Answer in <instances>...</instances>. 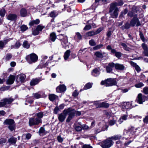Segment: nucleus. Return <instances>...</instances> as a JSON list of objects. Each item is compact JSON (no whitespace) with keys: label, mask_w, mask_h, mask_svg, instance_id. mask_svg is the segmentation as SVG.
<instances>
[{"label":"nucleus","mask_w":148,"mask_h":148,"mask_svg":"<svg viewBox=\"0 0 148 148\" xmlns=\"http://www.w3.org/2000/svg\"><path fill=\"white\" fill-rule=\"evenodd\" d=\"M119 10L114 3H111L109 8V13L111 17L116 18L117 17Z\"/></svg>","instance_id":"f257e3e1"},{"label":"nucleus","mask_w":148,"mask_h":148,"mask_svg":"<svg viewBox=\"0 0 148 148\" xmlns=\"http://www.w3.org/2000/svg\"><path fill=\"white\" fill-rule=\"evenodd\" d=\"M101 84L102 85L105 84L106 86H110L116 85L117 82L115 79L110 78L106 80L102 81Z\"/></svg>","instance_id":"f03ea898"},{"label":"nucleus","mask_w":148,"mask_h":148,"mask_svg":"<svg viewBox=\"0 0 148 148\" xmlns=\"http://www.w3.org/2000/svg\"><path fill=\"white\" fill-rule=\"evenodd\" d=\"M26 59L28 63L32 64L37 61L38 57L35 53H32L27 55L26 57Z\"/></svg>","instance_id":"7ed1b4c3"},{"label":"nucleus","mask_w":148,"mask_h":148,"mask_svg":"<svg viewBox=\"0 0 148 148\" xmlns=\"http://www.w3.org/2000/svg\"><path fill=\"white\" fill-rule=\"evenodd\" d=\"M133 18L130 21V26L134 27L136 24V26L138 27L141 25V24L137 17V14H135Z\"/></svg>","instance_id":"20e7f679"},{"label":"nucleus","mask_w":148,"mask_h":148,"mask_svg":"<svg viewBox=\"0 0 148 148\" xmlns=\"http://www.w3.org/2000/svg\"><path fill=\"white\" fill-rule=\"evenodd\" d=\"M42 120L41 119L36 117L31 118L29 119V123L30 126L32 125H38L40 123H41Z\"/></svg>","instance_id":"39448f33"},{"label":"nucleus","mask_w":148,"mask_h":148,"mask_svg":"<svg viewBox=\"0 0 148 148\" xmlns=\"http://www.w3.org/2000/svg\"><path fill=\"white\" fill-rule=\"evenodd\" d=\"M6 125H8V128L10 130L12 131L15 130V125L14 120L12 119H7L4 122Z\"/></svg>","instance_id":"423d86ee"},{"label":"nucleus","mask_w":148,"mask_h":148,"mask_svg":"<svg viewBox=\"0 0 148 148\" xmlns=\"http://www.w3.org/2000/svg\"><path fill=\"white\" fill-rule=\"evenodd\" d=\"M113 142L109 137L103 141L101 146L103 148H109L113 145Z\"/></svg>","instance_id":"0eeeda50"},{"label":"nucleus","mask_w":148,"mask_h":148,"mask_svg":"<svg viewBox=\"0 0 148 148\" xmlns=\"http://www.w3.org/2000/svg\"><path fill=\"white\" fill-rule=\"evenodd\" d=\"M58 38L61 41V44L63 47L65 48L68 43L67 37L62 34H60L58 36Z\"/></svg>","instance_id":"6e6552de"},{"label":"nucleus","mask_w":148,"mask_h":148,"mask_svg":"<svg viewBox=\"0 0 148 148\" xmlns=\"http://www.w3.org/2000/svg\"><path fill=\"white\" fill-rule=\"evenodd\" d=\"M67 111V115L69 114V116L68 117L66 120L67 122H69L72 119L74 116L75 114V111L72 109L69 108L67 109H66Z\"/></svg>","instance_id":"1a4fd4ad"},{"label":"nucleus","mask_w":148,"mask_h":148,"mask_svg":"<svg viewBox=\"0 0 148 148\" xmlns=\"http://www.w3.org/2000/svg\"><path fill=\"white\" fill-rule=\"evenodd\" d=\"M67 111L65 109L63 111V113L58 114V119L59 121L61 122H62L64 121L67 116Z\"/></svg>","instance_id":"9d476101"},{"label":"nucleus","mask_w":148,"mask_h":148,"mask_svg":"<svg viewBox=\"0 0 148 148\" xmlns=\"http://www.w3.org/2000/svg\"><path fill=\"white\" fill-rule=\"evenodd\" d=\"M14 100V99L11 97L9 98H5L1 100L2 107H4L6 104H10Z\"/></svg>","instance_id":"9b49d317"},{"label":"nucleus","mask_w":148,"mask_h":148,"mask_svg":"<svg viewBox=\"0 0 148 148\" xmlns=\"http://www.w3.org/2000/svg\"><path fill=\"white\" fill-rule=\"evenodd\" d=\"M26 77L25 75L21 74L17 75L16 81L18 82L20 81L21 82H23L25 81Z\"/></svg>","instance_id":"f8f14e48"},{"label":"nucleus","mask_w":148,"mask_h":148,"mask_svg":"<svg viewBox=\"0 0 148 148\" xmlns=\"http://www.w3.org/2000/svg\"><path fill=\"white\" fill-rule=\"evenodd\" d=\"M141 46L144 50L143 53L145 56L148 57V47L147 45L145 43H143L141 45Z\"/></svg>","instance_id":"ddd939ff"},{"label":"nucleus","mask_w":148,"mask_h":148,"mask_svg":"<svg viewBox=\"0 0 148 148\" xmlns=\"http://www.w3.org/2000/svg\"><path fill=\"white\" fill-rule=\"evenodd\" d=\"M15 77L14 76L10 75L9 76L8 79L6 81V83L8 84H12L14 82Z\"/></svg>","instance_id":"4468645a"},{"label":"nucleus","mask_w":148,"mask_h":148,"mask_svg":"<svg viewBox=\"0 0 148 148\" xmlns=\"http://www.w3.org/2000/svg\"><path fill=\"white\" fill-rule=\"evenodd\" d=\"M137 7L135 6H134L132 8L131 11H130V17H132L135 15V14H136L138 10Z\"/></svg>","instance_id":"2eb2a0df"},{"label":"nucleus","mask_w":148,"mask_h":148,"mask_svg":"<svg viewBox=\"0 0 148 148\" xmlns=\"http://www.w3.org/2000/svg\"><path fill=\"white\" fill-rule=\"evenodd\" d=\"M66 89V87L64 85H62L57 87L56 90L57 92H60L64 91Z\"/></svg>","instance_id":"dca6fc26"},{"label":"nucleus","mask_w":148,"mask_h":148,"mask_svg":"<svg viewBox=\"0 0 148 148\" xmlns=\"http://www.w3.org/2000/svg\"><path fill=\"white\" fill-rule=\"evenodd\" d=\"M17 15L14 14H10L7 17V18L11 21H15L17 18Z\"/></svg>","instance_id":"f3484780"},{"label":"nucleus","mask_w":148,"mask_h":148,"mask_svg":"<svg viewBox=\"0 0 148 148\" xmlns=\"http://www.w3.org/2000/svg\"><path fill=\"white\" fill-rule=\"evenodd\" d=\"M92 75L94 76H98L100 74L99 68H95L93 69L92 72Z\"/></svg>","instance_id":"a211bd4d"},{"label":"nucleus","mask_w":148,"mask_h":148,"mask_svg":"<svg viewBox=\"0 0 148 148\" xmlns=\"http://www.w3.org/2000/svg\"><path fill=\"white\" fill-rule=\"evenodd\" d=\"M42 79L40 78H35L32 79L30 82V85L31 86H34L38 83Z\"/></svg>","instance_id":"6ab92c4d"},{"label":"nucleus","mask_w":148,"mask_h":148,"mask_svg":"<svg viewBox=\"0 0 148 148\" xmlns=\"http://www.w3.org/2000/svg\"><path fill=\"white\" fill-rule=\"evenodd\" d=\"M129 102H124L122 106V110L124 111L125 110L129 109Z\"/></svg>","instance_id":"aec40b11"},{"label":"nucleus","mask_w":148,"mask_h":148,"mask_svg":"<svg viewBox=\"0 0 148 148\" xmlns=\"http://www.w3.org/2000/svg\"><path fill=\"white\" fill-rule=\"evenodd\" d=\"M137 97L138 98L137 102L138 103L140 104H142L143 102H144V101H143V97L142 94H139L138 95Z\"/></svg>","instance_id":"412c9836"},{"label":"nucleus","mask_w":148,"mask_h":148,"mask_svg":"<svg viewBox=\"0 0 148 148\" xmlns=\"http://www.w3.org/2000/svg\"><path fill=\"white\" fill-rule=\"evenodd\" d=\"M20 14L21 16L24 17L27 16V11L24 8H22L20 11Z\"/></svg>","instance_id":"4be33fe9"},{"label":"nucleus","mask_w":148,"mask_h":148,"mask_svg":"<svg viewBox=\"0 0 148 148\" xmlns=\"http://www.w3.org/2000/svg\"><path fill=\"white\" fill-rule=\"evenodd\" d=\"M95 35V34L94 31H91L86 33L84 36L85 38H87L89 37Z\"/></svg>","instance_id":"5701e85b"},{"label":"nucleus","mask_w":148,"mask_h":148,"mask_svg":"<svg viewBox=\"0 0 148 148\" xmlns=\"http://www.w3.org/2000/svg\"><path fill=\"white\" fill-rule=\"evenodd\" d=\"M40 21L38 19H36V20H33L31 21L29 23V25L30 26H32L34 25H37L39 23Z\"/></svg>","instance_id":"b1692460"},{"label":"nucleus","mask_w":148,"mask_h":148,"mask_svg":"<svg viewBox=\"0 0 148 148\" xmlns=\"http://www.w3.org/2000/svg\"><path fill=\"white\" fill-rule=\"evenodd\" d=\"M56 38V35L55 33L52 32L50 34L49 39L51 41H55Z\"/></svg>","instance_id":"393cba45"},{"label":"nucleus","mask_w":148,"mask_h":148,"mask_svg":"<svg viewBox=\"0 0 148 148\" xmlns=\"http://www.w3.org/2000/svg\"><path fill=\"white\" fill-rule=\"evenodd\" d=\"M121 137V136L120 135H115L109 138L112 140H117L120 139Z\"/></svg>","instance_id":"a878e982"},{"label":"nucleus","mask_w":148,"mask_h":148,"mask_svg":"<svg viewBox=\"0 0 148 148\" xmlns=\"http://www.w3.org/2000/svg\"><path fill=\"white\" fill-rule=\"evenodd\" d=\"M115 68L117 70H122L124 69V66L121 64H116L115 65Z\"/></svg>","instance_id":"bb28decb"},{"label":"nucleus","mask_w":148,"mask_h":148,"mask_svg":"<svg viewBox=\"0 0 148 148\" xmlns=\"http://www.w3.org/2000/svg\"><path fill=\"white\" fill-rule=\"evenodd\" d=\"M128 116L127 115L125 114L121 117L119 120V122L121 124L123 122V120H125L127 119Z\"/></svg>","instance_id":"cd10ccee"},{"label":"nucleus","mask_w":148,"mask_h":148,"mask_svg":"<svg viewBox=\"0 0 148 148\" xmlns=\"http://www.w3.org/2000/svg\"><path fill=\"white\" fill-rule=\"evenodd\" d=\"M58 97V96L53 94H51L49 96V99L50 101H53L56 99H57Z\"/></svg>","instance_id":"c85d7f7f"},{"label":"nucleus","mask_w":148,"mask_h":148,"mask_svg":"<svg viewBox=\"0 0 148 148\" xmlns=\"http://www.w3.org/2000/svg\"><path fill=\"white\" fill-rule=\"evenodd\" d=\"M58 14V12L56 11H51L49 14L50 16L52 18L56 17Z\"/></svg>","instance_id":"c756f323"},{"label":"nucleus","mask_w":148,"mask_h":148,"mask_svg":"<svg viewBox=\"0 0 148 148\" xmlns=\"http://www.w3.org/2000/svg\"><path fill=\"white\" fill-rule=\"evenodd\" d=\"M22 45L23 47L27 49L29 48L30 46V44L26 40H25L23 42Z\"/></svg>","instance_id":"7c9ffc66"},{"label":"nucleus","mask_w":148,"mask_h":148,"mask_svg":"<svg viewBox=\"0 0 148 148\" xmlns=\"http://www.w3.org/2000/svg\"><path fill=\"white\" fill-rule=\"evenodd\" d=\"M70 51L69 50H68L65 53L64 58L65 60H66L69 58L70 55Z\"/></svg>","instance_id":"2f4dec72"},{"label":"nucleus","mask_w":148,"mask_h":148,"mask_svg":"<svg viewBox=\"0 0 148 148\" xmlns=\"http://www.w3.org/2000/svg\"><path fill=\"white\" fill-rule=\"evenodd\" d=\"M16 140L17 138L13 137H12L8 140V142L11 144H15Z\"/></svg>","instance_id":"473e14b6"},{"label":"nucleus","mask_w":148,"mask_h":148,"mask_svg":"<svg viewBox=\"0 0 148 148\" xmlns=\"http://www.w3.org/2000/svg\"><path fill=\"white\" fill-rule=\"evenodd\" d=\"M82 36L79 32H76L75 36V38L77 40H80L82 39Z\"/></svg>","instance_id":"72a5a7b5"},{"label":"nucleus","mask_w":148,"mask_h":148,"mask_svg":"<svg viewBox=\"0 0 148 148\" xmlns=\"http://www.w3.org/2000/svg\"><path fill=\"white\" fill-rule=\"evenodd\" d=\"M12 55L10 53H8L6 55L5 59L6 61H8L10 60L12 57Z\"/></svg>","instance_id":"f704fd0d"},{"label":"nucleus","mask_w":148,"mask_h":148,"mask_svg":"<svg viewBox=\"0 0 148 148\" xmlns=\"http://www.w3.org/2000/svg\"><path fill=\"white\" fill-rule=\"evenodd\" d=\"M112 3H114L115 5L117 7V6H121L124 3L123 1L122 0L119 1L118 2H114Z\"/></svg>","instance_id":"c9c22d12"},{"label":"nucleus","mask_w":148,"mask_h":148,"mask_svg":"<svg viewBox=\"0 0 148 148\" xmlns=\"http://www.w3.org/2000/svg\"><path fill=\"white\" fill-rule=\"evenodd\" d=\"M95 55L97 57L99 58H101L103 57V54L99 51H97L95 52Z\"/></svg>","instance_id":"e433bc0d"},{"label":"nucleus","mask_w":148,"mask_h":148,"mask_svg":"<svg viewBox=\"0 0 148 148\" xmlns=\"http://www.w3.org/2000/svg\"><path fill=\"white\" fill-rule=\"evenodd\" d=\"M6 11L4 9L2 8L0 10V16L2 17L4 16Z\"/></svg>","instance_id":"4c0bfd02"},{"label":"nucleus","mask_w":148,"mask_h":148,"mask_svg":"<svg viewBox=\"0 0 148 148\" xmlns=\"http://www.w3.org/2000/svg\"><path fill=\"white\" fill-rule=\"evenodd\" d=\"M109 106V103L103 102H102V105L101 107V108H108Z\"/></svg>","instance_id":"58836bf2"},{"label":"nucleus","mask_w":148,"mask_h":148,"mask_svg":"<svg viewBox=\"0 0 148 148\" xmlns=\"http://www.w3.org/2000/svg\"><path fill=\"white\" fill-rule=\"evenodd\" d=\"M92 84L90 83L87 84L84 86V89H88L92 87Z\"/></svg>","instance_id":"ea45409f"},{"label":"nucleus","mask_w":148,"mask_h":148,"mask_svg":"<svg viewBox=\"0 0 148 148\" xmlns=\"http://www.w3.org/2000/svg\"><path fill=\"white\" fill-rule=\"evenodd\" d=\"M94 104L96 105L97 108H101V106L102 105V102H99L98 101H97L94 102Z\"/></svg>","instance_id":"a19ab883"},{"label":"nucleus","mask_w":148,"mask_h":148,"mask_svg":"<svg viewBox=\"0 0 148 148\" xmlns=\"http://www.w3.org/2000/svg\"><path fill=\"white\" fill-rule=\"evenodd\" d=\"M36 115L37 116L36 117L37 118H39V119H40L42 117L44 116V114L42 112H39L36 114Z\"/></svg>","instance_id":"79ce46f5"},{"label":"nucleus","mask_w":148,"mask_h":148,"mask_svg":"<svg viewBox=\"0 0 148 148\" xmlns=\"http://www.w3.org/2000/svg\"><path fill=\"white\" fill-rule=\"evenodd\" d=\"M121 45L123 46V48L125 50L127 51H129V48L127 47L126 44L122 43L121 44Z\"/></svg>","instance_id":"37998d69"},{"label":"nucleus","mask_w":148,"mask_h":148,"mask_svg":"<svg viewBox=\"0 0 148 148\" xmlns=\"http://www.w3.org/2000/svg\"><path fill=\"white\" fill-rule=\"evenodd\" d=\"M36 28L38 31L40 32L43 29L45 28V26L39 25L37 26Z\"/></svg>","instance_id":"c03bdc74"},{"label":"nucleus","mask_w":148,"mask_h":148,"mask_svg":"<svg viewBox=\"0 0 148 148\" xmlns=\"http://www.w3.org/2000/svg\"><path fill=\"white\" fill-rule=\"evenodd\" d=\"M20 28L21 31L24 32L28 29V27L25 25H23Z\"/></svg>","instance_id":"a18cd8bd"},{"label":"nucleus","mask_w":148,"mask_h":148,"mask_svg":"<svg viewBox=\"0 0 148 148\" xmlns=\"http://www.w3.org/2000/svg\"><path fill=\"white\" fill-rule=\"evenodd\" d=\"M33 95L34 97L36 99H39L41 97V95L38 93H33Z\"/></svg>","instance_id":"49530a36"},{"label":"nucleus","mask_w":148,"mask_h":148,"mask_svg":"<svg viewBox=\"0 0 148 148\" xmlns=\"http://www.w3.org/2000/svg\"><path fill=\"white\" fill-rule=\"evenodd\" d=\"M103 45L102 44L97 45L93 47L94 50H97L102 47Z\"/></svg>","instance_id":"de8ad7c7"},{"label":"nucleus","mask_w":148,"mask_h":148,"mask_svg":"<svg viewBox=\"0 0 148 148\" xmlns=\"http://www.w3.org/2000/svg\"><path fill=\"white\" fill-rule=\"evenodd\" d=\"M7 43V42L6 40L4 41V42L0 41V49L3 48L5 44H6Z\"/></svg>","instance_id":"09e8293b"},{"label":"nucleus","mask_w":148,"mask_h":148,"mask_svg":"<svg viewBox=\"0 0 148 148\" xmlns=\"http://www.w3.org/2000/svg\"><path fill=\"white\" fill-rule=\"evenodd\" d=\"M144 84L142 82H140L135 85V86L137 88H140L143 86Z\"/></svg>","instance_id":"8fccbe9b"},{"label":"nucleus","mask_w":148,"mask_h":148,"mask_svg":"<svg viewBox=\"0 0 148 148\" xmlns=\"http://www.w3.org/2000/svg\"><path fill=\"white\" fill-rule=\"evenodd\" d=\"M39 33V32L38 31V30L36 28L34 29L32 31V33L33 35L36 36L38 35Z\"/></svg>","instance_id":"3c124183"},{"label":"nucleus","mask_w":148,"mask_h":148,"mask_svg":"<svg viewBox=\"0 0 148 148\" xmlns=\"http://www.w3.org/2000/svg\"><path fill=\"white\" fill-rule=\"evenodd\" d=\"M89 45L91 46H94L96 45V43L95 41L93 39H91L89 40Z\"/></svg>","instance_id":"603ef678"},{"label":"nucleus","mask_w":148,"mask_h":148,"mask_svg":"<svg viewBox=\"0 0 148 148\" xmlns=\"http://www.w3.org/2000/svg\"><path fill=\"white\" fill-rule=\"evenodd\" d=\"M21 45V44L20 42H19V41H17L16 42L15 45H14V48H16V49L18 48Z\"/></svg>","instance_id":"864d4df0"},{"label":"nucleus","mask_w":148,"mask_h":148,"mask_svg":"<svg viewBox=\"0 0 148 148\" xmlns=\"http://www.w3.org/2000/svg\"><path fill=\"white\" fill-rule=\"evenodd\" d=\"M139 35L141 39L143 42H145V38L143 33L141 32H140Z\"/></svg>","instance_id":"5fc2aeb1"},{"label":"nucleus","mask_w":148,"mask_h":148,"mask_svg":"<svg viewBox=\"0 0 148 148\" xmlns=\"http://www.w3.org/2000/svg\"><path fill=\"white\" fill-rule=\"evenodd\" d=\"M91 27V26L90 25H87L84 28V30L85 31L88 30L90 29Z\"/></svg>","instance_id":"6e6d98bb"},{"label":"nucleus","mask_w":148,"mask_h":148,"mask_svg":"<svg viewBox=\"0 0 148 148\" xmlns=\"http://www.w3.org/2000/svg\"><path fill=\"white\" fill-rule=\"evenodd\" d=\"M143 92L146 95H148V87H145L143 89Z\"/></svg>","instance_id":"4d7b16f0"},{"label":"nucleus","mask_w":148,"mask_h":148,"mask_svg":"<svg viewBox=\"0 0 148 148\" xmlns=\"http://www.w3.org/2000/svg\"><path fill=\"white\" fill-rule=\"evenodd\" d=\"M106 70L107 72L110 73L112 70V69L111 67L107 66L106 68Z\"/></svg>","instance_id":"13d9d810"},{"label":"nucleus","mask_w":148,"mask_h":148,"mask_svg":"<svg viewBox=\"0 0 148 148\" xmlns=\"http://www.w3.org/2000/svg\"><path fill=\"white\" fill-rule=\"evenodd\" d=\"M102 30V29L101 28H100L98 29L96 31H94L95 33V35H97L99 34Z\"/></svg>","instance_id":"bf43d9fd"},{"label":"nucleus","mask_w":148,"mask_h":148,"mask_svg":"<svg viewBox=\"0 0 148 148\" xmlns=\"http://www.w3.org/2000/svg\"><path fill=\"white\" fill-rule=\"evenodd\" d=\"M144 122L146 124L148 123V115L146 116L143 119Z\"/></svg>","instance_id":"052dcab7"},{"label":"nucleus","mask_w":148,"mask_h":148,"mask_svg":"<svg viewBox=\"0 0 148 148\" xmlns=\"http://www.w3.org/2000/svg\"><path fill=\"white\" fill-rule=\"evenodd\" d=\"M115 56L116 57L119 58L121 56V53L120 52H116L115 54Z\"/></svg>","instance_id":"680f3d73"},{"label":"nucleus","mask_w":148,"mask_h":148,"mask_svg":"<svg viewBox=\"0 0 148 148\" xmlns=\"http://www.w3.org/2000/svg\"><path fill=\"white\" fill-rule=\"evenodd\" d=\"M116 122V121L113 119L112 120H111L109 121V125H113Z\"/></svg>","instance_id":"e2e57ef3"},{"label":"nucleus","mask_w":148,"mask_h":148,"mask_svg":"<svg viewBox=\"0 0 148 148\" xmlns=\"http://www.w3.org/2000/svg\"><path fill=\"white\" fill-rule=\"evenodd\" d=\"M135 69L138 73L139 72L141 71V69L139 66L138 65L135 67Z\"/></svg>","instance_id":"0e129e2a"},{"label":"nucleus","mask_w":148,"mask_h":148,"mask_svg":"<svg viewBox=\"0 0 148 148\" xmlns=\"http://www.w3.org/2000/svg\"><path fill=\"white\" fill-rule=\"evenodd\" d=\"M6 140L5 138H0V144L5 143L6 141Z\"/></svg>","instance_id":"69168bd1"},{"label":"nucleus","mask_w":148,"mask_h":148,"mask_svg":"<svg viewBox=\"0 0 148 148\" xmlns=\"http://www.w3.org/2000/svg\"><path fill=\"white\" fill-rule=\"evenodd\" d=\"M45 130L44 128L41 127L39 131V132L40 134L43 133L45 132Z\"/></svg>","instance_id":"338daca9"},{"label":"nucleus","mask_w":148,"mask_h":148,"mask_svg":"<svg viewBox=\"0 0 148 148\" xmlns=\"http://www.w3.org/2000/svg\"><path fill=\"white\" fill-rule=\"evenodd\" d=\"M83 148H92V147L88 145H85L83 146Z\"/></svg>","instance_id":"774afa93"}]
</instances>
